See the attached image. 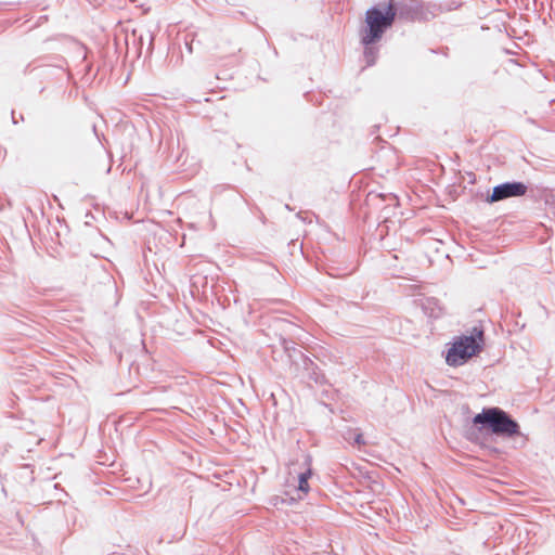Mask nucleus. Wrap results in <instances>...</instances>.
<instances>
[{
    "label": "nucleus",
    "instance_id": "nucleus-1",
    "mask_svg": "<svg viewBox=\"0 0 555 555\" xmlns=\"http://www.w3.org/2000/svg\"><path fill=\"white\" fill-rule=\"evenodd\" d=\"M397 16V7L395 0H389L385 4H378L369 9L365 13L366 28L362 36V42L365 46L379 41L386 31L390 28Z\"/></svg>",
    "mask_w": 555,
    "mask_h": 555
},
{
    "label": "nucleus",
    "instance_id": "nucleus-2",
    "mask_svg": "<svg viewBox=\"0 0 555 555\" xmlns=\"http://www.w3.org/2000/svg\"><path fill=\"white\" fill-rule=\"evenodd\" d=\"M312 475L311 460L306 455L291 463L287 467V477L285 480L284 502H295L302 500L310 491L308 483Z\"/></svg>",
    "mask_w": 555,
    "mask_h": 555
},
{
    "label": "nucleus",
    "instance_id": "nucleus-3",
    "mask_svg": "<svg viewBox=\"0 0 555 555\" xmlns=\"http://www.w3.org/2000/svg\"><path fill=\"white\" fill-rule=\"evenodd\" d=\"M483 346V332L474 328L470 335H463L454 339L449 348L446 362L451 366H460L470 358L478 354Z\"/></svg>",
    "mask_w": 555,
    "mask_h": 555
},
{
    "label": "nucleus",
    "instance_id": "nucleus-4",
    "mask_svg": "<svg viewBox=\"0 0 555 555\" xmlns=\"http://www.w3.org/2000/svg\"><path fill=\"white\" fill-rule=\"evenodd\" d=\"M473 423L486 426L495 435L512 437L519 434L518 424L499 408L483 409L475 415Z\"/></svg>",
    "mask_w": 555,
    "mask_h": 555
},
{
    "label": "nucleus",
    "instance_id": "nucleus-5",
    "mask_svg": "<svg viewBox=\"0 0 555 555\" xmlns=\"http://www.w3.org/2000/svg\"><path fill=\"white\" fill-rule=\"evenodd\" d=\"M527 192V186L522 182H508L495 186L489 198V202H499L508 197L522 196Z\"/></svg>",
    "mask_w": 555,
    "mask_h": 555
},
{
    "label": "nucleus",
    "instance_id": "nucleus-6",
    "mask_svg": "<svg viewBox=\"0 0 555 555\" xmlns=\"http://www.w3.org/2000/svg\"><path fill=\"white\" fill-rule=\"evenodd\" d=\"M354 441L359 447L365 444L362 434H357Z\"/></svg>",
    "mask_w": 555,
    "mask_h": 555
}]
</instances>
